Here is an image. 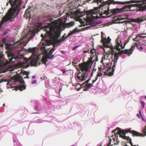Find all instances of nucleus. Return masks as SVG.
Here are the masks:
<instances>
[{
    "mask_svg": "<svg viewBox=\"0 0 146 146\" xmlns=\"http://www.w3.org/2000/svg\"><path fill=\"white\" fill-rule=\"evenodd\" d=\"M98 78V76H97L96 78V79H95V80L96 81L97 80Z\"/></svg>",
    "mask_w": 146,
    "mask_h": 146,
    "instance_id": "47",
    "label": "nucleus"
},
{
    "mask_svg": "<svg viewBox=\"0 0 146 146\" xmlns=\"http://www.w3.org/2000/svg\"><path fill=\"white\" fill-rule=\"evenodd\" d=\"M54 50H55V48L54 47L53 48H51V50H50V52L52 53L53 52H54Z\"/></svg>",
    "mask_w": 146,
    "mask_h": 146,
    "instance_id": "30",
    "label": "nucleus"
},
{
    "mask_svg": "<svg viewBox=\"0 0 146 146\" xmlns=\"http://www.w3.org/2000/svg\"><path fill=\"white\" fill-rule=\"evenodd\" d=\"M98 57H96V62H97L98 61Z\"/></svg>",
    "mask_w": 146,
    "mask_h": 146,
    "instance_id": "46",
    "label": "nucleus"
},
{
    "mask_svg": "<svg viewBox=\"0 0 146 146\" xmlns=\"http://www.w3.org/2000/svg\"><path fill=\"white\" fill-rule=\"evenodd\" d=\"M35 76H33L32 77V78L33 79L35 78Z\"/></svg>",
    "mask_w": 146,
    "mask_h": 146,
    "instance_id": "51",
    "label": "nucleus"
},
{
    "mask_svg": "<svg viewBox=\"0 0 146 146\" xmlns=\"http://www.w3.org/2000/svg\"><path fill=\"white\" fill-rule=\"evenodd\" d=\"M38 113L37 112H36V113Z\"/></svg>",
    "mask_w": 146,
    "mask_h": 146,
    "instance_id": "61",
    "label": "nucleus"
},
{
    "mask_svg": "<svg viewBox=\"0 0 146 146\" xmlns=\"http://www.w3.org/2000/svg\"><path fill=\"white\" fill-rule=\"evenodd\" d=\"M146 135V131H145V133H144V135L143 136H144Z\"/></svg>",
    "mask_w": 146,
    "mask_h": 146,
    "instance_id": "48",
    "label": "nucleus"
},
{
    "mask_svg": "<svg viewBox=\"0 0 146 146\" xmlns=\"http://www.w3.org/2000/svg\"><path fill=\"white\" fill-rule=\"evenodd\" d=\"M139 37H138V35L133 39V40L135 41L136 42H139V40H137V38Z\"/></svg>",
    "mask_w": 146,
    "mask_h": 146,
    "instance_id": "24",
    "label": "nucleus"
},
{
    "mask_svg": "<svg viewBox=\"0 0 146 146\" xmlns=\"http://www.w3.org/2000/svg\"><path fill=\"white\" fill-rule=\"evenodd\" d=\"M13 141L14 142V144L17 145V146H23L18 141H17L15 139L14 137H13Z\"/></svg>",
    "mask_w": 146,
    "mask_h": 146,
    "instance_id": "17",
    "label": "nucleus"
},
{
    "mask_svg": "<svg viewBox=\"0 0 146 146\" xmlns=\"http://www.w3.org/2000/svg\"><path fill=\"white\" fill-rule=\"evenodd\" d=\"M7 71V70L6 69L2 71L1 72H3L5 73Z\"/></svg>",
    "mask_w": 146,
    "mask_h": 146,
    "instance_id": "38",
    "label": "nucleus"
},
{
    "mask_svg": "<svg viewBox=\"0 0 146 146\" xmlns=\"http://www.w3.org/2000/svg\"><path fill=\"white\" fill-rule=\"evenodd\" d=\"M96 80H93V82L92 83V84H93L95 82H96Z\"/></svg>",
    "mask_w": 146,
    "mask_h": 146,
    "instance_id": "42",
    "label": "nucleus"
},
{
    "mask_svg": "<svg viewBox=\"0 0 146 146\" xmlns=\"http://www.w3.org/2000/svg\"><path fill=\"white\" fill-rule=\"evenodd\" d=\"M103 58H102V59L101 61V62L103 64V67L102 68H99V70H101V69H103V70H104V69H105L106 68V67H108V69H107V71H108V72L109 73V75L110 76H112L113 75V74L111 75V72H112L113 69H112V70L110 72V70L108 71V70H109L111 69V66L112 64V62H108V63H103ZM112 62H113V61H114V62L115 61V60H114V58L113 60H112ZM114 63V62H113V63ZM113 64H113V66L112 67V68H113Z\"/></svg>",
    "mask_w": 146,
    "mask_h": 146,
    "instance_id": "10",
    "label": "nucleus"
},
{
    "mask_svg": "<svg viewBox=\"0 0 146 146\" xmlns=\"http://www.w3.org/2000/svg\"><path fill=\"white\" fill-rule=\"evenodd\" d=\"M94 57H91L89 60L87 62V65L85 66L84 68L81 70L82 73L81 76H79L80 72L78 74L77 76V81L78 82H81L85 80L88 77V73L90 71L91 66L93 63L94 60H93Z\"/></svg>",
    "mask_w": 146,
    "mask_h": 146,
    "instance_id": "6",
    "label": "nucleus"
},
{
    "mask_svg": "<svg viewBox=\"0 0 146 146\" xmlns=\"http://www.w3.org/2000/svg\"><path fill=\"white\" fill-rule=\"evenodd\" d=\"M102 73L101 72H99L98 73V74H97V76H101L102 75Z\"/></svg>",
    "mask_w": 146,
    "mask_h": 146,
    "instance_id": "28",
    "label": "nucleus"
},
{
    "mask_svg": "<svg viewBox=\"0 0 146 146\" xmlns=\"http://www.w3.org/2000/svg\"><path fill=\"white\" fill-rule=\"evenodd\" d=\"M143 132L144 133H145V131H146V129H144L143 130Z\"/></svg>",
    "mask_w": 146,
    "mask_h": 146,
    "instance_id": "44",
    "label": "nucleus"
},
{
    "mask_svg": "<svg viewBox=\"0 0 146 146\" xmlns=\"http://www.w3.org/2000/svg\"><path fill=\"white\" fill-rule=\"evenodd\" d=\"M130 140H131V141L130 142V143L131 144V146H136V145H133V143H132V142L131 141V139H130Z\"/></svg>",
    "mask_w": 146,
    "mask_h": 146,
    "instance_id": "35",
    "label": "nucleus"
},
{
    "mask_svg": "<svg viewBox=\"0 0 146 146\" xmlns=\"http://www.w3.org/2000/svg\"><path fill=\"white\" fill-rule=\"evenodd\" d=\"M145 98H146V96H145Z\"/></svg>",
    "mask_w": 146,
    "mask_h": 146,
    "instance_id": "63",
    "label": "nucleus"
},
{
    "mask_svg": "<svg viewBox=\"0 0 146 146\" xmlns=\"http://www.w3.org/2000/svg\"><path fill=\"white\" fill-rule=\"evenodd\" d=\"M3 106H4V107L5 106V104H3Z\"/></svg>",
    "mask_w": 146,
    "mask_h": 146,
    "instance_id": "58",
    "label": "nucleus"
},
{
    "mask_svg": "<svg viewBox=\"0 0 146 146\" xmlns=\"http://www.w3.org/2000/svg\"><path fill=\"white\" fill-rule=\"evenodd\" d=\"M61 52L62 54H64V51L63 50H61Z\"/></svg>",
    "mask_w": 146,
    "mask_h": 146,
    "instance_id": "40",
    "label": "nucleus"
},
{
    "mask_svg": "<svg viewBox=\"0 0 146 146\" xmlns=\"http://www.w3.org/2000/svg\"><path fill=\"white\" fill-rule=\"evenodd\" d=\"M135 44L136 45V46L137 47V49L139 50L142 51L143 50V48L142 46H141L140 47H139V45H145V44L143 43L142 41H139L138 42H136L135 43Z\"/></svg>",
    "mask_w": 146,
    "mask_h": 146,
    "instance_id": "14",
    "label": "nucleus"
},
{
    "mask_svg": "<svg viewBox=\"0 0 146 146\" xmlns=\"http://www.w3.org/2000/svg\"><path fill=\"white\" fill-rule=\"evenodd\" d=\"M34 109L35 110L37 111H39V110L38 107V106H36L34 108Z\"/></svg>",
    "mask_w": 146,
    "mask_h": 146,
    "instance_id": "27",
    "label": "nucleus"
},
{
    "mask_svg": "<svg viewBox=\"0 0 146 146\" xmlns=\"http://www.w3.org/2000/svg\"><path fill=\"white\" fill-rule=\"evenodd\" d=\"M61 71L62 72V73H64L66 72V70L64 69H61Z\"/></svg>",
    "mask_w": 146,
    "mask_h": 146,
    "instance_id": "34",
    "label": "nucleus"
},
{
    "mask_svg": "<svg viewBox=\"0 0 146 146\" xmlns=\"http://www.w3.org/2000/svg\"><path fill=\"white\" fill-rule=\"evenodd\" d=\"M102 37V39H104V46L107 48H110L111 51L114 53L115 52V48H114L113 45H110V41L111 39H110L109 40H106V36L105 34L102 32L101 33Z\"/></svg>",
    "mask_w": 146,
    "mask_h": 146,
    "instance_id": "9",
    "label": "nucleus"
},
{
    "mask_svg": "<svg viewBox=\"0 0 146 146\" xmlns=\"http://www.w3.org/2000/svg\"><path fill=\"white\" fill-rule=\"evenodd\" d=\"M14 80L15 84L18 82L21 84L18 86V88L21 91H22L26 88V86L25 85V83L22 79L21 80Z\"/></svg>",
    "mask_w": 146,
    "mask_h": 146,
    "instance_id": "11",
    "label": "nucleus"
},
{
    "mask_svg": "<svg viewBox=\"0 0 146 146\" xmlns=\"http://www.w3.org/2000/svg\"><path fill=\"white\" fill-rule=\"evenodd\" d=\"M37 83V81L36 80H34L32 82V84H35Z\"/></svg>",
    "mask_w": 146,
    "mask_h": 146,
    "instance_id": "26",
    "label": "nucleus"
},
{
    "mask_svg": "<svg viewBox=\"0 0 146 146\" xmlns=\"http://www.w3.org/2000/svg\"><path fill=\"white\" fill-rule=\"evenodd\" d=\"M139 115H140L141 117L142 118L143 117L141 115V110H140L139 111Z\"/></svg>",
    "mask_w": 146,
    "mask_h": 146,
    "instance_id": "32",
    "label": "nucleus"
},
{
    "mask_svg": "<svg viewBox=\"0 0 146 146\" xmlns=\"http://www.w3.org/2000/svg\"><path fill=\"white\" fill-rule=\"evenodd\" d=\"M145 129H146V125L145 126Z\"/></svg>",
    "mask_w": 146,
    "mask_h": 146,
    "instance_id": "64",
    "label": "nucleus"
},
{
    "mask_svg": "<svg viewBox=\"0 0 146 146\" xmlns=\"http://www.w3.org/2000/svg\"><path fill=\"white\" fill-rule=\"evenodd\" d=\"M23 0H9V3L11 7L8 10L5 15L3 16L0 22V29L3 25L7 21L13 22L18 15L20 11Z\"/></svg>",
    "mask_w": 146,
    "mask_h": 146,
    "instance_id": "4",
    "label": "nucleus"
},
{
    "mask_svg": "<svg viewBox=\"0 0 146 146\" xmlns=\"http://www.w3.org/2000/svg\"><path fill=\"white\" fill-rule=\"evenodd\" d=\"M40 79L42 80V78H41Z\"/></svg>",
    "mask_w": 146,
    "mask_h": 146,
    "instance_id": "62",
    "label": "nucleus"
},
{
    "mask_svg": "<svg viewBox=\"0 0 146 146\" xmlns=\"http://www.w3.org/2000/svg\"><path fill=\"white\" fill-rule=\"evenodd\" d=\"M91 77L90 78L88 79V80H90V81L91 80Z\"/></svg>",
    "mask_w": 146,
    "mask_h": 146,
    "instance_id": "57",
    "label": "nucleus"
},
{
    "mask_svg": "<svg viewBox=\"0 0 146 146\" xmlns=\"http://www.w3.org/2000/svg\"><path fill=\"white\" fill-rule=\"evenodd\" d=\"M142 119H143V120L144 121H145V119H144V118L143 117L142 118Z\"/></svg>",
    "mask_w": 146,
    "mask_h": 146,
    "instance_id": "53",
    "label": "nucleus"
},
{
    "mask_svg": "<svg viewBox=\"0 0 146 146\" xmlns=\"http://www.w3.org/2000/svg\"><path fill=\"white\" fill-rule=\"evenodd\" d=\"M96 69H94V70H93V71H96Z\"/></svg>",
    "mask_w": 146,
    "mask_h": 146,
    "instance_id": "56",
    "label": "nucleus"
},
{
    "mask_svg": "<svg viewBox=\"0 0 146 146\" xmlns=\"http://www.w3.org/2000/svg\"><path fill=\"white\" fill-rule=\"evenodd\" d=\"M8 82V80H4L3 81H2L1 82Z\"/></svg>",
    "mask_w": 146,
    "mask_h": 146,
    "instance_id": "41",
    "label": "nucleus"
},
{
    "mask_svg": "<svg viewBox=\"0 0 146 146\" xmlns=\"http://www.w3.org/2000/svg\"><path fill=\"white\" fill-rule=\"evenodd\" d=\"M86 87V88L84 89V91H87L90 89L87 86Z\"/></svg>",
    "mask_w": 146,
    "mask_h": 146,
    "instance_id": "29",
    "label": "nucleus"
},
{
    "mask_svg": "<svg viewBox=\"0 0 146 146\" xmlns=\"http://www.w3.org/2000/svg\"><path fill=\"white\" fill-rule=\"evenodd\" d=\"M117 131V133L119 134L120 137H121L124 139H127V137L125 135L127 132H129L133 133L134 136H138L139 135L140 133L134 131H131L130 129H128L126 130H122L119 127H117L116 129L113 131V133H114L116 131Z\"/></svg>",
    "mask_w": 146,
    "mask_h": 146,
    "instance_id": "8",
    "label": "nucleus"
},
{
    "mask_svg": "<svg viewBox=\"0 0 146 146\" xmlns=\"http://www.w3.org/2000/svg\"><path fill=\"white\" fill-rule=\"evenodd\" d=\"M117 143H119V141H118L117 140Z\"/></svg>",
    "mask_w": 146,
    "mask_h": 146,
    "instance_id": "55",
    "label": "nucleus"
},
{
    "mask_svg": "<svg viewBox=\"0 0 146 146\" xmlns=\"http://www.w3.org/2000/svg\"><path fill=\"white\" fill-rule=\"evenodd\" d=\"M73 33L74 34L76 33L79 31V29H78L76 27L75 29H74L72 31Z\"/></svg>",
    "mask_w": 146,
    "mask_h": 146,
    "instance_id": "18",
    "label": "nucleus"
},
{
    "mask_svg": "<svg viewBox=\"0 0 146 146\" xmlns=\"http://www.w3.org/2000/svg\"><path fill=\"white\" fill-rule=\"evenodd\" d=\"M29 15V13H28L27 15L28 16V15Z\"/></svg>",
    "mask_w": 146,
    "mask_h": 146,
    "instance_id": "59",
    "label": "nucleus"
},
{
    "mask_svg": "<svg viewBox=\"0 0 146 146\" xmlns=\"http://www.w3.org/2000/svg\"><path fill=\"white\" fill-rule=\"evenodd\" d=\"M29 74V73L28 72H26L25 74V75H27V77H23V78H29V77H28Z\"/></svg>",
    "mask_w": 146,
    "mask_h": 146,
    "instance_id": "25",
    "label": "nucleus"
},
{
    "mask_svg": "<svg viewBox=\"0 0 146 146\" xmlns=\"http://www.w3.org/2000/svg\"><path fill=\"white\" fill-rule=\"evenodd\" d=\"M87 86L89 89L91 87L93 86V84H91V83H89L87 85H86V86Z\"/></svg>",
    "mask_w": 146,
    "mask_h": 146,
    "instance_id": "20",
    "label": "nucleus"
},
{
    "mask_svg": "<svg viewBox=\"0 0 146 146\" xmlns=\"http://www.w3.org/2000/svg\"><path fill=\"white\" fill-rule=\"evenodd\" d=\"M29 34H26L24 36L20 41L15 43H8L6 44V47L7 49V54L9 61L4 58L3 54L0 53V65L2 66L6 67V66L9 64L15 63L17 60L18 56L23 49H25L27 51L32 52V54L30 57L27 58H26L23 59V62L24 66L25 64L28 67L29 64L32 66H37L39 59L37 57V51L36 48H29L28 49H25L24 46H26L27 43H25L26 41L25 40L27 38H29Z\"/></svg>",
    "mask_w": 146,
    "mask_h": 146,
    "instance_id": "1",
    "label": "nucleus"
},
{
    "mask_svg": "<svg viewBox=\"0 0 146 146\" xmlns=\"http://www.w3.org/2000/svg\"><path fill=\"white\" fill-rule=\"evenodd\" d=\"M90 80H87L86 82H85L86 83V84H87L88 83V82H89L90 81Z\"/></svg>",
    "mask_w": 146,
    "mask_h": 146,
    "instance_id": "37",
    "label": "nucleus"
},
{
    "mask_svg": "<svg viewBox=\"0 0 146 146\" xmlns=\"http://www.w3.org/2000/svg\"><path fill=\"white\" fill-rule=\"evenodd\" d=\"M139 115H140L141 117L142 118L143 117L141 115V110H140L139 111Z\"/></svg>",
    "mask_w": 146,
    "mask_h": 146,
    "instance_id": "33",
    "label": "nucleus"
},
{
    "mask_svg": "<svg viewBox=\"0 0 146 146\" xmlns=\"http://www.w3.org/2000/svg\"><path fill=\"white\" fill-rule=\"evenodd\" d=\"M74 33H73L72 32V31H70V33H69L68 34V35L66 36V38H68L71 35H72Z\"/></svg>",
    "mask_w": 146,
    "mask_h": 146,
    "instance_id": "21",
    "label": "nucleus"
},
{
    "mask_svg": "<svg viewBox=\"0 0 146 146\" xmlns=\"http://www.w3.org/2000/svg\"><path fill=\"white\" fill-rule=\"evenodd\" d=\"M2 92H3L2 90V89L0 88V93Z\"/></svg>",
    "mask_w": 146,
    "mask_h": 146,
    "instance_id": "50",
    "label": "nucleus"
},
{
    "mask_svg": "<svg viewBox=\"0 0 146 146\" xmlns=\"http://www.w3.org/2000/svg\"><path fill=\"white\" fill-rule=\"evenodd\" d=\"M87 0L88 3L95 2L101 3L102 6H107L108 9L105 11L107 14L111 13L113 15L122 12L128 11H134L137 7L140 9V11H144L146 9V0H131L125 2L115 1L114 0Z\"/></svg>",
    "mask_w": 146,
    "mask_h": 146,
    "instance_id": "2",
    "label": "nucleus"
},
{
    "mask_svg": "<svg viewBox=\"0 0 146 146\" xmlns=\"http://www.w3.org/2000/svg\"><path fill=\"white\" fill-rule=\"evenodd\" d=\"M137 116L138 117H139V118H140V116H139V114H137Z\"/></svg>",
    "mask_w": 146,
    "mask_h": 146,
    "instance_id": "49",
    "label": "nucleus"
},
{
    "mask_svg": "<svg viewBox=\"0 0 146 146\" xmlns=\"http://www.w3.org/2000/svg\"><path fill=\"white\" fill-rule=\"evenodd\" d=\"M75 14L76 17L78 18L79 20H82V19L80 18L82 17V15L81 11L80 10H76L75 12Z\"/></svg>",
    "mask_w": 146,
    "mask_h": 146,
    "instance_id": "13",
    "label": "nucleus"
},
{
    "mask_svg": "<svg viewBox=\"0 0 146 146\" xmlns=\"http://www.w3.org/2000/svg\"><path fill=\"white\" fill-rule=\"evenodd\" d=\"M145 21H146V15L142 16L141 17H138L136 19V21L138 23H139Z\"/></svg>",
    "mask_w": 146,
    "mask_h": 146,
    "instance_id": "15",
    "label": "nucleus"
},
{
    "mask_svg": "<svg viewBox=\"0 0 146 146\" xmlns=\"http://www.w3.org/2000/svg\"><path fill=\"white\" fill-rule=\"evenodd\" d=\"M7 33H8V32L7 31H5L4 32V35H5L7 34Z\"/></svg>",
    "mask_w": 146,
    "mask_h": 146,
    "instance_id": "36",
    "label": "nucleus"
},
{
    "mask_svg": "<svg viewBox=\"0 0 146 146\" xmlns=\"http://www.w3.org/2000/svg\"><path fill=\"white\" fill-rule=\"evenodd\" d=\"M97 15V13L93 11L90 10L88 11L86 16V21L89 25L95 26L96 24L101 23V21L97 20L99 17Z\"/></svg>",
    "mask_w": 146,
    "mask_h": 146,
    "instance_id": "7",
    "label": "nucleus"
},
{
    "mask_svg": "<svg viewBox=\"0 0 146 146\" xmlns=\"http://www.w3.org/2000/svg\"><path fill=\"white\" fill-rule=\"evenodd\" d=\"M2 14L1 13H0V15H2Z\"/></svg>",
    "mask_w": 146,
    "mask_h": 146,
    "instance_id": "60",
    "label": "nucleus"
},
{
    "mask_svg": "<svg viewBox=\"0 0 146 146\" xmlns=\"http://www.w3.org/2000/svg\"><path fill=\"white\" fill-rule=\"evenodd\" d=\"M11 80L9 81L7 83V86L8 85H10V86H13V84L11 83Z\"/></svg>",
    "mask_w": 146,
    "mask_h": 146,
    "instance_id": "22",
    "label": "nucleus"
},
{
    "mask_svg": "<svg viewBox=\"0 0 146 146\" xmlns=\"http://www.w3.org/2000/svg\"><path fill=\"white\" fill-rule=\"evenodd\" d=\"M79 46H75L73 47V49L74 50H75Z\"/></svg>",
    "mask_w": 146,
    "mask_h": 146,
    "instance_id": "31",
    "label": "nucleus"
},
{
    "mask_svg": "<svg viewBox=\"0 0 146 146\" xmlns=\"http://www.w3.org/2000/svg\"><path fill=\"white\" fill-rule=\"evenodd\" d=\"M129 39L125 41L124 45L123 46V42H122L119 36H118L117 38L115 40V42L116 45L115 47V49L118 52L115 51L114 55V60L115 61L114 62V64L113 67V70L111 72V75L113 74L114 71L115 69V66L117 61L119 59V55H121L122 54L124 53L128 55L129 56L132 53L135 48V46H136L135 43L132 45L131 48L130 50L126 49L123 50V49L125 48V45L129 42Z\"/></svg>",
    "mask_w": 146,
    "mask_h": 146,
    "instance_id": "5",
    "label": "nucleus"
},
{
    "mask_svg": "<svg viewBox=\"0 0 146 146\" xmlns=\"http://www.w3.org/2000/svg\"><path fill=\"white\" fill-rule=\"evenodd\" d=\"M85 84H86V83L85 82H84L81 84V86H83Z\"/></svg>",
    "mask_w": 146,
    "mask_h": 146,
    "instance_id": "43",
    "label": "nucleus"
},
{
    "mask_svg": "<svg viewBox=\"0 0 146 146\" xmlns=\"http://www.w3.org/2000/svg\"><path fill=\"white\" fill-rule=\"evenodd\" d=\"M140 103L142 104L143 108H144L145 107V102L143 101H142L140 102Z\"/></svg>",
    "mask_w": 146,
    "mask_h": 146,
    "instance_id": "23",
    "label": "nucleus"
},
{
    "mask_svg": "<svg viewBox=\"0 0 146 146\" xmlns=\"http://www.w3.org/2000/svg\"><path fill=\"white\" fill-rule=\"evenodd\" d=\"M31 132H32V133L30 134H32L34 133V131H32Z\"/></svg>",
    "mask_w": 146,
    "mask_h": 146,
    "instance_id": "54",
    "label": "nucleus"
},
{
    "mask_svg": "<svg viewBox=\"0 0 146 146\" xmlns=\"http://www.w3.org/2000/svg\"><path fill=\"white\" fill-rule=\"evenodd\" d=\"M126 23L125 21H124L122 22H119V23Z\"/></svg>",
    "mask_w": 146,
    "mask_h": 146,
    "instance_id": "39",
    "label": "nucleus"
},
{
    "mask_svg": "<svg viewBox=\"0 0 146 146\" xmlns=\"http://www.w3.org/2000/svg\"><path fill=\"white\" fill-rule=\"evenodd\" d=\"M146 35V33H144V32L142 33H141L140 34H139L138 35V37H139V38H141V39L139 40V42L142 41L143 42H144L145 43H146V39H145V38H146V36H143V35Z\"/></svg>",
    "mask_w": 146,
    "mask_h": 146,
    "instance_id": "12",
    "label": "nucleus"
},
{
    "mask_svg": "<svg viewBox=\"0 0 146 146\" xmlns=\"http://www.w3.org/2000/svg\"><path fill=\"white\" fill-rule=\"evenodd\" d=\"M75 22L74 21H72L70 22L69 24L68 25L69 27H72L74 25Z\"/></svg>",
    "mask_w": 146,
    "mask_h": 146,
    "instance_id": "19",
    "label": "nucleus"
},
{
    "mask_svg": "<svg viewBox=\"0 0 146 146\" xmlns=\"http://www.w3.org/2000/svg\"><path fill=\"white\" fill-rule=\"evenodd\" d=\"M45 31L46 33L41 35L43 40L38 45V48L43 52L46 51L45 46L51 45L52 41H56V45H59L67 38L65 33L61 38L58 39L60 36L61 31L58 30H56L54 28L46 29Z\"/></svg>",
    "mask_w": 146,
    "mask_h": 146,
    "instance_id": "3",
    "label": "nucleus"
},
{
    "mask_svg": "<svg viewBox=\"0 0 146 146\" xmlns=\"http://www.w3.org/2000/svg\"><path fill=\"white\" fill-rule=\"evenodd\" d=\"M54 56L53 54H52L50 56L47 57V58H43L42 59V62H43V64H46V62L47 61V60L48 59H52L54 57Z\"/></svg>",
    "mask_w": 146,
    "mask_h": 146,
    "instance_id": "16",
    "label": "nucleus"
},
{
    "mask_svg": "<svg viewBox=\"0 0 146 146\" xmlns=\"http://www.w3.org/2000/svg\"><path fill=\"white\" fill-rule=\"evenodd\" d=\"M0 46H1V47L3 48V44H1V45H0Z\"/></svg>",
    "mask_w": 146,
    "mask_h": 146,
    "instance_id": "52",
    "label": "nucleus"
},
{
    "mask_svg": "<svg viewBox=\"0 0 146 146\" xmlns=\"http://www.w3.org/2000/svg\"><path fill=\"white\" fill-rule=\"evenodd\" d=\"M93 71H92V74H91V77H92L93 76Z\"/></svg>",
    "mask_w": 146,
    "mask_h": 146,
    "instance_id": "45",
    "label": "nucleus"
}]
</instances>
